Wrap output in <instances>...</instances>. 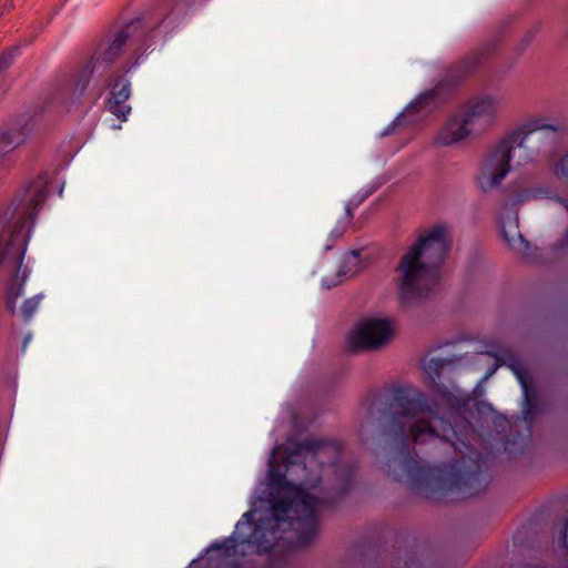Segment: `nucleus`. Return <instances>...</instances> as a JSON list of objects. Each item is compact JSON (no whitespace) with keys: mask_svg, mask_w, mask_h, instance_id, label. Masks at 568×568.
Here are the masks:
<instances>
[{"mask_svg":"<svg viewBox=\"0 0 568 568\" xmlns=\"http://www.w3.org/2000/svg\"><path fill=\"white\" fill-rule=\"evenodd\" d=\"M332 473L337 481L332 485L331 491L314 496L302 487H296L277 496L272 495L271 517L253 523V511L244 514V520L237 523L234 534L221 544L213 545L211 549L224 550L226 556L266 554L282 538L281 532L291 530L296 535L294 542L297 546L310 544L318 532L317 514L351 489L355 468L334 464Z\"/></svg>","mask_w":568,"mask_h":568,"instance_id":"1","label":"nucleus"},{"mask_svg":"<svg viewBox=\"0 0 568 568\" xmlns=\"http://www.w3.org/2000/svg\"><path fill=\"white\" fill-rule=\"evenodd\" d=\"M382 436L384 448L390 454L388 476L417 489L428 485L433 474L429 467L413 458V447L435 439L450 442L456 433L423 394L408 397L398 393L389 405V417L383 425Z\"/></svg>","mask_w":568,"mask_h":568,"instance_id":"2","label":"nucleus"},{"mask_svg":"<svg viewBox=\"0 0 568 568\" xmlns=\"http://www.w3.org/2000/svg\"><path fill=\"white\" fill-rule=\"evenodd\" d=\"M47 196L45 182L34 181L14 209L7 211L0 219V278L7 285V308L11 314L16 312V300L27 278V268H22V262L30 227Z\"/></svg>","mask_w":568,"mask_h":568,"instance_id":"3","label":"nucleus"},{"mask_svg":"<svg viewBox=\"0 0 568 568\" xmlns=\"http://www.w3.org/2000/svg\"><path fill=\"white\" fill-rule=\"evenodd\" d=\"M450 248L447 230L436 226L420 235L399 257L395 266V284L403 307L418 306L438 291L440 266Z\"/></svg>","mask_w":568,"mask_h":568,"instance_id":"4","label":"nucleus"},{"mask_svg":"<svg viewBox=\"0 0 568 568\" xmlns=\"http://www.w3.org/2000/svg\"><path fill=\"white\" fill-rule=\"evenodd\" d=\"M566 131L562 122L544 123L542 120H534L508 132L514 149L519 150L517 164L535 162L539 156L555 149Z\"/></svg>","mask_w":568,"mask_h":568,"instance_id":"5","label":"nucleus"},{"mask_svg":"<svg viewBox=\"0 0 568 568\" xmlns=\"http://www.w3.org/2000/svg\"><path fill=\"white\" fill-rule=\"evenodd\" d=\"M515 149L505 134L493 144L480 162V174L477 178L478 186L484 192H489L501 184L511 170V160Z\"/></svg>","mask_w":568,"mask_h":568,"instance_id":"6","label":"nucleus"},{"mask_svg":"<svg viewBox=\"0 0 568 568\" xmlns=\"http://www.w3.org/2000/svg\"><path fill=\"white\" fill-rule=\"evenodd\" d=\"M394 335L389 320L372 318L361 323L347 336L346 346L351 352L377 351L386 346Z\"/></svg>","mask_w":568,"mask_h":568,"instance_id":"7","label":"nucleus"},{"mask_svg":"<svg viewBox=\"0 0 568 568\" xmlns=\"http://www.w3.org/2000/svg\"><path fill=\"white\" fill-rule=\"evenodd\" d=\"M500 108V98L485 95L470 100L459 113L476 139L493 128Z\"/></svg>","mask_w":568,"mask_h":568,"instance_id":"8","label":"nucleus"},{"mask_svg":"<svg viewBox=\"0 0 568 568\" xmlns=\"http://www.w3.org/2000/svg\"><path fill=\"white\" fill-rule=\"evenodd\" d=\"M455 470V486L463 497L473 498L484 491L488 485L487 476L483 474L481 466L471 457H463L453 466Z\"/></svg>","mask_w":568,"mask_h":568,"instance_id":"9","label":"nucleus"},{"mask_svg":"<svg viewBox=\"0 0 568 568\" xmlns=\"http://www.w3.org/2000/svg\"><path fill=\"white\" fill-rule=\"evenodd\" d=\"M500 365H506L509 367L518 378L524 392V416L526 420L531 419L537 412L538 403L537 392L532 386L528 372L523 366L518 357L509 352H506L503 357L496 359L494 367L487 373L486 378L490 377Z\"/></svg>","mask_w":568,"mask_h":568,"instance_id":"10","label":"nucleus"},{"mask_svg":"<svg viewBox=\"0 0 568 568\" xmlns=\"http://www.w3.org/2000/svg\"><path fill=\"white\" fill-rule=\"evenodd\" d=\"M462 357L453 358H424L423 369L427 375L428 383L433 392L448 403L455 399L454 392L450 389L452 382L447 374L450 372L454 363Z\"/></svg>","mask_w":568,"mask_h":568,"instance_id":"11","label":"nucleus"},{"mask_svg":"<svg viewBox=\"0 0 568 568\" xmlns=\"http://www.w3.org/2000/svg\"><path fill=\"white\" fill-rule=\"evenodd\" d=\"M475 138L466 125L460 113L450 115L434 138L437 146H459L468 143Z\"/></svg>","mask_w":568,"mask_h":568,"instance_id":"12","label":"nucleus"},{"mask_svg":"<svg viewBox=\"0 0 568 568\" xmlns=\"http://www.w3.org/2000/svg\"><path fill=\"white\" fill-rule=\"evenodd\" d=\"M135 29L136 27L130 23L119 31L111 42L104 47L101 45L95 57V64L105 67L112 64L122 53L123 47L133 37V31Z\"/></svg>","mask_w":568,"mask_h":568,"instance_id":"13","label":"nucleus"},{"mask_svg":"<svg viewBox=\"0 0 568 568\" xmlns=\"http://www.w3.org/2000/svg\"><path fill=\"white\" fill-rule=\"evenodd\" d=\"M438 89H432L419 94L393 122L394 126L414 121V115L428 112L437 103Z\"/></svg>","mask_w":568,"mask_h":568,"instance_id":"14","label":"nucleus"},{"mask_svg":"<svg viewBox=\"0 0 568 568\" xmlns=\"http://www.w3.org/2000/svg\"><path fill=\"white\" fill-rule=\"evenodd\" d=\"M503 237L506 243L518 254L523 256H529L530 245L523 237L519 226H518V217L515 216L513 220L508 222H503L501 224Z\"/></svg>","mask_w":568,"mask_h":568,"instance_id":"15","label":"nucleus"},{"mask_svg":"<svg viewBox=\"0 0 568 568\" xmlns=\"http://www.w3.org/2000/svg\"><path fill=\"white\" fill-rule=\"evenodd\" d=\"M129 97L130 84L124 82H116L113 87L108 104L109 110L121 121H125L128 113L131 111V108L125 104Z\"/></svg>","mask_w":568,"mask_h":568,"instance_id":"16","label":"nucleus"},{"mask_svg":"<svg viewBox=\"0 0 568 568\" xmlns=\"http://www.w3.org/2000/svg\"><path fill=\"white\" fill-rule=\"evenodd\" d=\"M298 447L301 450L306 453L305 458L308 464H313L317 459L320 460L321 464H323V457L328 455V453L332 452L334 455L337 454V450L334 447L328 446L327 444L318 439H305L298 444Z\"/></svg>","mask_w":568,"mask_h":568,"instance_id":"17","label":"nucleus"},{"mask_svg":"<svg viewBox=\"0 0 568 568\" xmlns=\"http://www.w3.org/2000/svg\"><path fill=\"white\" fill-rule=\"evenodd\" d=\"M89 84V75L82 73L79 78L65 88H61L57 90L54 93V99L59 104H64L68 101L72 103L79 99V97L83 93Z\"/></svg>","mask_w":568,"mask_h":568,"instance_id":"18","label":"nucleus"},{"mask_svg":"<svg viewBox=\"0 0 568 568\" xmlns=\"http://www.w3.org/2000/svg\"><path fill=\"white\" fill-rule=\"evenodd\" d=\"M362 270L361 255L357 251H352L346 255L343 264L337 271L338 277L351 278L358 274Z\"/></svg>","mask_w":568,"mask_h":568,"instance_id":"19","label":"nucleus"},{"mask_svg":"<svg viewBox=\"0 0 568 568\" xmlns=\"http://www.w3.org/2000/svg\"><path fill=\"white\" fill-rule=\"evenodd\" d=\"M479 61H480L479 53H473V54L466 57L464 60H462L455 67L452 68V72H453L452 77L456 78V80H460V79L467 77L476 69Z\"/></svg>","mask_w":568,"mask_h":568,"instance_id":"20","label":"nucleus"},{"mask_svg":"<svg viewBox=\"0 0 568 568\" xmlns=\"http://www.w3.org/2000/svg\"><path fill=\"white\" fill-rule=\"evenodd\" d=\"M23 142V135L20 131H4L0 133V156L13 151Z\"/></svg>","mask_w":568,"mask_h":568,"instance_id":"21","label":"nucleus"},{"mask_svg":"<svg viewBox=\"0 0 568 568\" xmlns=\"http://www.w3.org/2000/svg\"><path fill=\"white\" fill-rule=\"evenodd\" d=\"M555 174L568 181V151L560 158L555 166Z\"/></svg>","mask_w":568,"mask_h":568,"instance_id":"22","label":"nucleus"},{"mask_svg":"<svg viewBox=\"0 0 568 568\" xmlns=\"http://www.w3.org/2000/svg\"><path fill=\"white\" fill-rule=\"evenodd\" d=\"M39 304L38 297L27 300L21 308L24 320L31 318Z\"/></svg>","mask_w":568,"mask_h":568,"instance_id":"23","label":"nucleus"},{"mask_svg":"<svg viewBox=\"0 0 568 568\" xmlns=\"http://www.w3.org/2000/svg\"><path fill=\"white\" fill-rule=\"evenodd\" d=\"M562 541L566 544L567 541V530H568V518L565 520L564 528H562Z\"/></svg>","mask_w":568,"mask_h":568,"instance_id":"24","label":"nucleus"},{"mask_svg":"<svg viewBox=\"0 0 568 568\" xmlns=\"http://www.w3.org/2000/svg\"><path fill=\"white\" fill-rule=\"evenodd\" d=\"M353 219V213H352V210L349 207L346 209V220L347 222L349 223Z\"/></svg>","mask_w":568,"mask_h":568,"instance_id":"25","label":"nucleus"},{"mask_svg":"<svg viewBox=\"0 0 568 568\" xmlns=\"http://www.w3.org/2000/svg\"><path fill=\"white\" fill-rule=\"evenodd\" d=\"M305 485H307L310 488H316L317 487V481H306Z\"/></svg>","mask_w":568,"mask_h":568,"instance_id":"26","label":"nucleus"}]
</instances>
